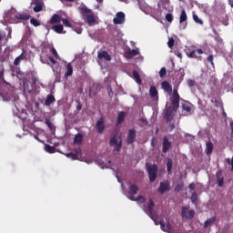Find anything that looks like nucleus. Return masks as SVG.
I'll list each match as a JSON object with an SVG mask.
<instances>
[{
  "label": "nucleus",
  "instance_id": "nucleus-35",
  "mask_svg": "<svg viewBox=\"0 0 233 233\" xmlns=\"http://www.w3.org/2000/svg\"><path fill=\"white\" fill-rule=\"evenodd\" d=\"M206 150L207 154H212V151L214 150V144H212V142H207Z\"/></svg>",
  "mask_w": 233,
  "mask_h": 233
},
{
  "label": "nucleus",
  "instance_id": "nucleus-17",
  "mask_svg": "<svg viewBox=\"0 0 233 233\" xmlns=\"http://www.w3.org/2000/svg\"><path fill=\"white\" fill-rule=\"evenodd\" d=\"M136 141V129H129L127 138V145H132Z\"/></svg>",
  "mask_w": 233,
  "mask_h": 233
},
{
  "label": "nucleus",
  "instance_id": "nucleus-15",
  "mask_svg": "<svg viewBox=\"0 0 233 233\" xmlns=\"http://www.w3.org/2000/svg\"><path fill=\"white\" fill-rule=\"evenodd\" d=\"M163 147H162V152L164 154H167V152H168V150H170V147H172V143H170V141H168V137H163Z\"/></svg>",
  "mask_w": 233,
  "mask_h": 233
},
{
  "label": "nucleus",
  "instance_id": "nucleus-13",
  "mask_svg": "<svg viewBox=\"0 0 233 233\" xmlns=\"http://www.w3.org/2000/svg\"><path fill=\"white\" fill-rule=\"evenodd\" d=\"M170 191V182L165 181L160 182V186L158 187L159 194H165V192Z\"/></svg>",
  "mask_w": 233,
  "mask_h": 233
},
{
  "label": "nucleus",
  "instance_id": "nucleus-46",
  "mask_svg": "<svg viewBox=\"0 0 233 233\" xmlns=\"http://www.w3.org/2000/svg\"><path fill=\"white\" fill-rule=\"evenodd\" d=\"M172 165H174V163L172 162V159L168 158L167 162V172H171Z\"/></svg>",
  "mask_w": 233,
  "mask_h": 233
},
{
  "label": "nucleus",
  "instance_id": "nucleus-14",
  "mask_svg": "<svg viewBox=\"0 0 233 233\" xmlns=\"http://www.w3.org/2000/svg\"><path fill=\"white\" fill-rule=\"evenodd\" d=\"M66 157H70L74 161L79 159L81 157V148L78 147L77 149H76L75 153L74 152L67 153Z\"/></svg>",
  "mask_w": 233,
  "mask_h": 233
},
{
  "label": "nucleus",
  "instance_id": "nucleus-12",
  "mask_svg": "<svg viewBox=\"0 0 233 233\" xmlns=\"http://www.w3.org/2000/svg\"><path fill=\"white\" fill-rule=\"evenodd\" d=\"M114 25H123L125 23V13L118 12L113 19Z\"/></svg>",
  "mask_w": 233,
  "mask_h": 233
},
{
  "label": "nucleus",
  "instance_id": "nucleus-45",
  "mask_svg": "<svg viewBox=\"0 0 233 233\" xmlns=\"http://www.w3.org/2000/svg\"><path fill=\"white\" fill-rule=\"evenodd\" d=\"M0 81L6 83V80H5V67H1L0 69Z\"/></svg>",
  "mask_w": 233,
  "mask_h": 233
},
{
  "label": "nucleus",
  "instance_id": "nucleus-60",
  "mask_svg": "<svg viewBox=\"0 0 233 233\" xmlns=\"http://www.w3.org/2000/svg\"><path fill=\"white\" fill-rule=\"evenodd\" d=\"M229 128L231 130V136H233V120L229 122Z\"/></svg>",
  "mask_w": 233,
  "mask_h": 233
},
{
  "label": "nucleus",
  "instance_id": "nucleus-40",
  "mask_svg": "<svg viewBox=\"0 0 233 233\" xmlns=\"http://www.w3.org/2000/svg\"><path fill=\"white\" fill-rule=\"evenodd\" d=\"M212 103H214L216 108H221V110H223V102L215 99V100H211Z\"/></svg>",
  "mask_w": 233,
  "mask_h": 233
},
{
  "label": "nucleus",
  "instance_id": "nucleus-29",
  "mask_svg": "<svg viewBox=\"0 0 233 233\" xmlns=\"http://www.w3.org/2000/svg\"><path fill=\"white\" fill-rule=\"evenodd\" d=\"M45 150L46 152H48V154H56L57 152V149L54 146H50L48 144L45 145Z\"/></svg>",
  "mask_w": 233,
  "mask_h": 233
},
{
  "label": "nucleus",
  "instance_id": "nucleus-31",
  "mask_svg": "<svg viewBox=\"0 0 233 233\" xmlns=\"http://www.w3.org/2000/svg\"><path fill=\"white\" fill-rule=\"evenodd\" d=\"M52 30H54V32H56V34H63V25H53Z\"/></svg>",
  "mask_w": 233,
  "mask_h": 233
},
{
  "label": "nucleus",
  "instance_id": "nucleus-20",
  "mask_svg": "<svg viewBox=\"0 0 233 233\" xmlns=\"http://www.w3.org/2000/svg\"><path fill=\"white\" fill-rule=\"evenodd\" d=\"M216 177H217V183H218V187H223V185H225V178L223 177V171H221L220 169L218 170L216 173Z\"/></svg>",
  "mask_w": 233,
  "mask_h": 233
},
{
  "label": "nucleus",
  "instance_id": "nucleus-25",
  "mask_svg": "<svg viewBox=\"0 0 233 233\" xmlns=\"http://www.w3.org/2000/svg\"><path fill=\"white\" fill-rule=\"evenodd\" d=\"M161 6L164 10H167V12H174V7H172L170 2L167 0L161 2Z\"/></svg>",
  "mask_w": 233,
  "mask_h": 233
},
{
  "label": "nucleus",
  "instance_id": "nucleus-62",
  "mask_svg": "<svg viewBox=\"0 0 233 233\" xmlns=\"http://www.w3.org/2000/svg\"><path fill=\"white\" fill-rule=\"evenodd\" d=\"M125 116H127V113L125 112H120L117 116V117H125Z\"/></svg>",
  "mask_w": 233,
  "mask_h": 233
},
{
  "label": "nucleus",
  "instance_id": "nucleus-44",
  "mask_svg": "<svg viewBox=\"0 0 233 233\" xmlns=\"http://www.w3.org/2000/svg\"><path fill=\"white\" fill-rule=\"evenodd\" d=\"M187 57H191L194 59H198V56H196V50H192L187 53Z\"/></svg>",
  "mask_w": 233,
  "mask_h": 233
},
{
  "label": "nucleus",
  "instance_id": "nucleus-43",
  "mask_svg": "<svg viewBox=\"0 0 233 233\" xmlns=\"http://www.w3.org/2000/svg\"><path fill=\"white\" fill-rule=\"evenodd\" d=\"M30 24L33 26H41V23L39 21H37V19H35V18H31L30 19Z\"/></svg>",
  "mask_w": 233,
  "mask_h": 233
},
{
  "label": "nucleus",
  "instance_id": "nucleus-58",
  "mask_svg": "<svg viewBox=\"0 0 233 233\" xmlns=\"http://www.w3.org/2000/svg\"><path fill=\"white\" fill-rule=\"evenodd\" d=\"M179 74H180V79H183L185 77V70L179 69Z\"/></svg>",
  "mask_w": 233,
  "mask_h": 233
},
{
  "label": "nucleus",
  "instance_id": "nucleus-4",
  "mask_svg": "<svg viewBox=\"0 0 233 233\" xmlns=\"http://www.w3.org/2000/svg\"><path fill=\"white\" fill-rule=\"evenodd\" d=\"M8 34L6 32L0 30V48L1 46H6L8 44V39H12V29L7 28Z\"/></svg>",
  "mask_w": 233,
  "mask_h": 233
},
{
  "label": "nucleus",
  "instance_id": "nucleus-30",
  "mask_svg": "<svg viewBox=\"0 0 233 233\" xmlns=\"http://www.w3.org/2000/svg\"><path fill=\"white\" fill-rule=\"evenodd\" d=\"M214 223H216V217L207 219L204 222V228H208V227L214 225Z\"/></svg>",
  "mask_w": 233,
  "mask_h": 233
},
{
  "label": "nucleus",
  "instance_id": "nucleus-16",
  "mask_svg": "<svg viewBox=\"0 0 233 233\" xmlns=\"http://www.w3.org/2000/svg\"><path fill=\"white\" fill-rule=\"evenodd\" d=\"M161 87L164 92H167L168 96H172V85L168 83V81L165 80L161 83Z\"/></svg>",
  "mask_w": 233,
  "mask_h": 233
},
{
  "label": "nucleus",
  "instance_id": "nucleus-49",
  "mask_svg": "<svg viewBox=\"0 0 233 233\" xmlns=\"http://www.w3.org/2000/svg\"><path fill=\"white\" fill-rule=\"evenodd\" d=\"M47 59L52 64V65H50L51 68H54V65L57 64V61H56V58H54L53 56H48Z\"/></svg>",
  "mask_w": 233,
  "mask_h": 233
},
{
  "label": "nucleus",
  "instance_id": "nucleus-55",
  "mask_svg": "<svg viewBox=\"0 0 233 233\" xmlns=\"http://www.w3.org/2000/svg\"><path fill=\"white\" fill-rule=\"evenodd\" d=\"M82 108H83V106L81 105V102L76 101V110H77V112L81 111Z\"/></svg>",
  "mask_w": 233,
  "mask_h": 233
},
{
  "label": "nucleus",
  "instance_id": "nucleus-53",
  "mask_svg": "<svg viewBox=\"0 0 233 233\" xmlns=\"http://www.w3.org/2000/svg\"><path fill=\"white\" fill-rule=\"evenodd\" d=\"M228 165H231V172H233V155H232V158L230 160V158H227L226 159Z\"/></svg>",
  "mask_w": 233,
  "mask_h": 233
},
{
  "label": "nucleus",
  "instance_id": "nucleus-57",
  "mask_svg": "<svg viewBox=\"0 0 233 233\" xmlns=\"http://www.w3.org/2000/svg\"><path fill=\"white\" fill-rule=\"evenodd\" d=\"M123 121H125V117H118L117 121H116V125H121V123H123Z\"/></svg>",
  "mask_w": 233,
  "mask_h": 233
},
{
  "label": "nucleus",
  "instance_id": "nucleus-9",
  "mask_svg": "<svg viewBox=\"0 0 233 233\" xmlns=\"http://www.w3.org/2000/svg\"><path fill=\"white\" fill-rule=\"evenodd\" d=\"M34 7L33 10L35 13L43 12V7L45 6V3L41 0H34L31 4Z\"/></svg>",
  "mask_w": 233,
  "mask_h": 233
},
{
  "label": "nucleus",
  "instance_id": "nucleus-41",
  "mask_svg": "<svg viewBox=\"0 0 233 233\" xmlns=\"http://www.w3.org/2000/svg\"><path fill=\"white\" fill-rule=\"evenodd\" d=\"M50 52L54 56L55 59H58L59 61L61 60V56H59V54H57L56 47H51Z\"/></svg>",
  "mask_w": 233,
  "mask_h": 233
},
{
  "label": "nucleus",
  "instance_id": "nucleus-39",
  "mask_svg": "<svg viewBox=\"0 0 233 233\" xmlns=\"http://www.w3.org/2000/svg\"><path fill=\"white\" fill-rule=\"evenodd\" d=\"M138 54H139V51H137L136 49H132L127 53V57H134V56H137Z\"/></svg>",
  "mask_w": 233,
  "mask_h": 233
},
{
  "label": "nucleus",
  "instance_id": "nucleus-59",
  "mask_svg": "<svg viewBox=\"0 0 233 233\" xmlns=\"http://www.w3.org/2000/svg\"><path fill=\"white\" fill-rule=\"evenodd\" d=\"M188 188H189L190 190H195V189H196V184L190 183V184L188 185Z\"/></svg>",
  "mask_w": 233,
  "mask_h": 233
},
{
  "label": "nucleus",
  "instance_id": "nucleus-51",
  "mask_svg": "<svg viewBox=\"0 0 233 233\" xmlns=\"http://www.w3.org/2000/svg\"><path fill=\"white\" fill-rule=\"evenodd\" d=\"M165 76H167V68L162 67L159 71V76L160 77H165Z\"/></svg>",
  "mask_w": 233,
  "mask_h": 233
},
{
  "label": "nucleus",
  "instance_id": "nucleus-22",
  "mask_svg": "<svg viewBox=\"0 0 233 233\" xmlns=\"http://www.w3.org/2000/svg\"><path fill=\"white\" fill-rule=\"evenodd\" d=\"M66 73H65V77L66 79H67L68 77H70V76H72V74H74V66H72V63H68L66 66Z\"/></svg>",
  "mask_w": 233,
  "mask_h": 233
},
{
  "label": "nucleus",
  "instance_id": "nucleus-36",
  "mask_svg": "<svg viewBox=\"0 0 233 233\" xmlns=\"http://www.w3.org/2000/svg\"><path fill=\"white\" fill-rule=\"evenodd\" d=\"M23 56H25V53H22L20 56H18L15 59V61H14L15 66H19V65L21 64V61H23V59H24Z\"/></svg>",
  "mask_w": 233,
  "mask_h": 233
},
{
  "label": "nucleus",
  "instance_id": "nucleus-42",
  "mask_svg": "<svg viewBox=\"0 0 233 233\" xmlns=\"http://www.w3.org/2000/svg\"><path fill=\"white\" fill-rule=\"evenodd\" d=\"M62 23L67 28H72V23L67 18H62Z\"/></svg>",
  "mask_w": 233,
  "mask_h": 233
},
{
  "label": "nucleus",
  "instance_id": "nucleus-64",
  "mask_svg": "<svg viewBox=\"0 0 233 233\" xmlns=\"http://www.w3.org/2000/svg\"><path fill=\"white\" fill-rule=\"evenodd\" d=\"M197 54H199V55L203 54V49H198Z\"/></svg>",
  "mask_w": 233,
  "mask_h": 233
},
{
  "label": "nucleus",
  "instance_id": "nucleus-32",
  "mask_svg": "<svg viewBox=\"0 0 233 233\" xmlns=\"http://www.w3.org/2000/svg\"><path fill=\"white\" fill-rule=\"evenodd\" d=\"M75 145H81L83 143V135L77 134L74 138Z\"/></svg>",
  "mask_w": 233,
  "mask_h": 233
},
{
  "label": "nucleus",
  "instance_id": "nucleus-1",
  "mask_svg": "<svg viewBox=\"0 0 233 233\" xmlns=\"http://www.w3.org/2000/svg\"><path fill=\"white\" fill-rule=\"evenodd\" d=\"M180 99L181 96H179V93H177V89L173 90V94L169 98L172 106L166 108L165 117H174V116L177 114V110H179Z\"/></svg>",
  "mask_w": 233,
  "mask_h": 233
},
{
  "label": "nucleus",
  "instance_id": "nucleus-38",
  "mask_svg": "<svg viewBox=\"0 0 233 233\" xmlns=\"http://www.w3.org/2000/svg\"><path fill=\"white\" fill-rule=\"evenodd\" d=\"M185 187V184L183 182H178L176 186H175V192H181V190H183V187Z\"/></svg>",
  "mask_w": 233,
  "mask_h": 233
},
{
  "label": "nucleus",
  "instance_id": "nucleus-19",
  "mask_svg": "<svg viewBox=\"0 0 233 233\" xmlns=\"http://www.w3.org/2000/svg\"><path fill=\"white\" fill-rule=\"evenodd\" d=\"M96 128L97 134H103V132H105V120L103 118H100L96 122Z\"/></svg>",
  "mask_w": 233,
  "mask_h": 233
},
{
  "label": "nucleus",
  "instance_id": "nucleus-52",
  "mask_svg": "<svg viewBox=\"0 0 233 233\" xmlns=\"http://www.w3.org/2000/svg\"><path fill=\"white\" fill-rule=\"evenodd\" d=\"M208 63H210L214 66V56L213 55H209L208 56Z\"/></svg>",
  "mask_w": 233,
  "mask_h": 233
},
{
  "label": "nucleus",
  "instance_id": "nucleus-18",
  "mask_svg": "<svg viewBox=\"0 0 233 233\" xmlns=\"http://www.w3.org/2000/svg\"><path fill=\"white\" fill-rule=\"evenodd\" d=\"M31 15L29 13H18L15 15V18L17 19V21H28L30 19Z\"/></svg>",
  "mask_w": 233,
  "mask_h": 233
},
{
  "label": "nucleus",
  "instance_id": "nucleus-5",
  "mask_svg": "<svg viewBox=\"0 0 233 233\" xmlns=\"http://www.w3.org/2000/svg\"><path fill=\"white\" fill-rule=\"evenodd\" d=\"M110 147H115V150L119 152L121 150V147H123V139L121 137L114 136L110 138L109 141Z\"/></svg>",
  "mask_w": 233,
  "mask_h": 233
},
{
  "label": "nucleus",
  "instance_id": "nucleus-33",
  "mask_svg": "<svg viewBox=\"0 0 233 233\" xmlns=\"http://www.w3.org/2000/svg\"><path fill=\"white\" fill-rule=\"evenodd\" d=\"M132 74H133L134 79L136 80V83H137L138 85H141V76H139V73L137 70H134Z\"/></svg>",
  "mask_w": 233,
  "mask_h": 233
},
{
  "label": "nucleus",
  "instance_id": "nucleus-23",
  "mask_svg": "<svg viewBox=\"0 0 233 233\" xmlns=\"http://www.w3.org/2000/svg\"><path fill=\"white\" fill-rule=\"evenodd\" d=\"M98 59H106V61H112V56L108 55L106 51H101L97 54Z\"/></svg>",
  "mask_w": 233,
  "mask_h": 233
},
{
  "label": "nucleus",
  "instance_id": "nucleus-47",
  "mask_svg": "<svg viewBox=\"0 0 233 233\" xmlns=\"http://www.w3.org/2000/svg\"><path fill=\"white\" fill-rule=\"evenodd\" d=\"M166 20L167 23H172V21H174V15L171 13H167L166 15Z\"/></svg>",
  "mask_w": 233,
  "mask_h": 233
},
{
  "label": "nucleus",
  "instance_id": "nucleus-27",
  "mask_svg": "<svg viewBox=\"0 0 233 233\" xmlns=\"http://www.w3.org/2000/svg\"><path fill=\"white\" fill-rule=\"evenodd\" d=\"M128 199H130V201H137V203H145V201H147V198L142 195H139L137 198L128 197Z\"/></svg>",
  "mask_w": 233,
  "mask_h": 233
},
{
  "label": "nucleus",
  "instance_id": "nucleus-28",
  "mask_svg": "<svg viewBox=\"0 0 233 233\" xmlns=\"http://www.w3.org/2000/svg\"><path fill=\"white\" fill-rule=\"evenodd\" d=\"M46 125H47L51 134H56V126L48 118L46 119Z\"/></svg>",
  "mask_w": 233,
  "mask_h": 233
},
{
  "label": "nucleus",
  "instance_id": "nucleus-54",
  "mask_svg": "<svg viewBox=\"0 0 233 233\" xmlns=\"http://www.w3.org/2000/svg\"><path fill=\"white\" fill-rule=\"evenodd\" d=\"M41 63L44 65H50V62H48V59H46L45 57L41 56L40 58Z\"/></svg>",
  "mask_w": 233,
  "mask_h": 233
},
{
  "label": "nucleus",
  "instance_id": "nucleus-21",
  "mask_svg": "<svg viewBox=\"0 0 233 233\" xmlns=\"http://www.w3.org/2000/svg\"><path fill=\"white\" fill-rule=\"evenodd\" d=\"M137 192H139V187L136 184L131 185L128 190V198H134Z\"/></svg>",
  "mask_w": 233,
  "mask_h": 233
},
{
  "label": "nucleus",
  "instance_id": "nucleus-37",
  "mask_svg": "<svg viewBox=\"0 0 233 233\" xmlns=\"http://www.w3.org/2000/svg\"><path fill=\"white\" fill-rule=\"evenodd\" d=\"M193 21H195L197 25H203V21L201 18H199V16H198V15H196V12H193Z\"/></svg>",
  "mask_w": 233,
  "mask_h": 233
},
{
  "label": "nucleus",
  "instance_id": "nucleus-2",
  "mask_svg": "<svg viewBox=\"0 0 233 233\" xmlns=\"http://www.w3.org/2000/svg\"><path fill=\"white\" fill-rule=\"evenodd\" d=\"M79 10L81 15H83L84 18L86 17V21L87 25H89V26L96 23V16L94 15V14H92V11L88 7H86V5L80 7Z\"/></svg>",
  "mask_w": 233,
  "mask_h": 233
},
{
  "label": "nucleus",
  "instance_id": "nucleus-11",
  "mask_svg": "<svg viewBox=\"0 0 233 233\" xmlns=\"http://www.w3.org/2000/svg\"><path fill=\"white\" fill-rule=\"evenodd\" d=\"M155 224L160 225V228H161V230H163V232L172 233V225H170V222H167V224L165 225L164 220H162L158 223H157V221L155 220Z\"/></svg>",
  "mask_w": 233,
  "mask_h": 233
},
{
  "label": "nucleus",
  "instance_id": "nucleus-63",
  "mask_svg": "<svg viewBox=\"0 0 233 233\" xmlns=\"http://www.w3.org/2000/svg\"><path fill=\"white\" fill-rule=\"evenodd\" d=\"M175 128H176V126L174 124H170L169 126L170 132H172V130H174Z\"/></svg>",
  "mask_w": 233,
  "mask_h": 233
},
{
  "label": "nucleus",
  "instance_id": "nucleus-61",
  "mask_svg": "<svg viewBox=\"0 0 233 233\" xmlns=\"http://www.w3.org/2000/svg\"><path fill=\"white\" fill-rule=\"evenodd\" d=\"M140 121L143 125H148V121L147 120V118H140Z\"/></svg>",
  "mask_w": 233,
  "mask_h": 233
},
{
  "label": "nucleus",
  "instance_id": "nucleus-48",
  "mask_svg": "<svg viewBox=\"0 0 233 233\" xmlns=\"http://www.w3.org/2000/svg\"><path fill=\"white\" fill-rule=\"evenodd\" d=\"M175 43H176V40H174V38L170 37L167 42L168 48H174Z\"/></svg>",
  "mask_w": 233,
  "mask_h": 233
},
{
  "label": "nucleus",
  "instance_id": "nucleus-10",
  "mask_svg": "<svg viewBox=\"0 0 233 233\" xmlns=\"http://www.w3.org/2000/svg\"><path fill=\"white\" fill-rule=\"evenodd\" d=\"M182 114L183 116H191L192 115V106L188 102L182 103Z\"/></svg>",
  "mask_w": 233,
  "mask_h": 233
},
{
  "label": "nucleus",
  "instance_id": "nucleus-6",
  "mask_svg": "<svg viewBox=\"0 0 233 233\" xmlns=\"http://www.w3.org/2000/svg\"><path fill=\"white\" fill-rule=\"evenodd\" d=\"M188 207H182L181 208V218L183 219H194V216H196V211L194 209H188Z\"/></svg>",
  "mask_w": 233,
  "mask_h": 233
},
{
  "label": "nucleus",
  "instance_id": "nucleus-24",
  "mask_svg": "<svg viewBox=\"0 0 233 233\" xmlns=\"http://www.w3.org/2000/svg\"><path fill=\"white\" fill-rule=\"evenodd\" d=\"M62 20H63V17H61V15L55 14L52 15L49 23L50 25H56V24H59Z\"/></svg>",
  "mask_w": 233,
  "mask_h": 233
},
{
  "label": "nucleus",
  "instance_id": "nucleus-7",
  "mask_svg": "<svg viewBox=\"0 0 233 233\" xmlns=\"http://www.w3.org/2000/svg\"><path fill=\"white\" fill-rule=\"evenodd\" d=\"M187 11H185V9H182L179 16L180 28L182 30H185V28H187V26L188 25V22H187Z\"/></svg>",
  "mask_w": 233,
  "mask_h": 233
},
{
  "label": "nucleus",
  "instance_id": "nucleus-26",
  "mask_svg": "<svg viewBox=\"0 0 233 233\" xmlns=\"http://www.w3.org/2000/svg\"><path fill=\"white\" fill-rule=\"evenodd\" d=\"M53 103H56V96L53 95H47L45 101L46 106H50V105H53Z\"/></svg>",
  "mask_w": 233,
  "mask_h": 233
},
{
  "label": "nucleus",
  "instance_id": "nucleus-8",
  "mask_svg": "<svg viewBox=\"0 0 233 233\" xmlns=\"http://www.w3.org/2000/svg\"><path fill=\"white\" fill-rule=\"evenodd\" d=\"M154 207H156V204L154 203V200L150 198L147 208V214L149 216V218H151V219H153V221H156V216H154Z\"/></svg>",
  "mask_w": 233,
  "mask_h": 233
},
{
  "label": "nucleus",
  "instance_id": "nucleus-3",
  "mask_svg": "<svg viewBox=\"0 0 233 233\" xmlns=\"http://www.w3.org/2000/svg\"><path fill=\"white\" fill-rule=\"evenodd\" d=\"M147 172L148 174L150 183H154L157 179V166L150 165L149 163L146 164Z\"/></svg>",
  "mask_w": 233,
  "mask_h": 233
},
{
  "label": "nucleus",
  "instance_id": "nucleus-56",
  "mask_svg": "<svg viewBox=\"0 0 233 233\" xmlns=\"http://www.w3.org/2000/svg\"><path fill=\"white\" fill-rule=\"evenodd\" d=\"M187 85H188V86L192 87L196 85V81L189 79V80H187Z\"/></svg>",
  "mask_w": 233,
  "mask_h": 233
},
{
  "label": "nucleus",
  "instance_id": "nucleus-50",
  "mask_svg": "<svg viewBox=\"0 0 233 233\" xmlns=\"http://www.w3.org/2000/svg\"><path fill=\"white\" fill-rule=\"evenodd\" d=\"M191 201H192V203H194V204L198 203V193H193V194L191 195Z\"/></svg>",
  "mask_w": 233,
  "mask_h": 233
},
{
  "label": "nucleus",
  "instance_id": "nucleus-34",
  "mask_svg": "<svg viewBox=\"0 0 233 233\" xmlns=\"http://www.w3.org/2000/svg\"><path fill=\"white\" fill-rule=\"evenodd\" d=\"M149 94L151 96V97H157V88H156V86H152L149 88Z\"/></svg>",
  "mask_w": 233,
  "mask_h": 233
}]
</instances>
